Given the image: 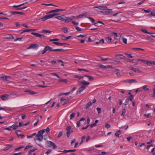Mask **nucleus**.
<instances>
[{
  "label": "nucleus",
  "mask_w": 155,
  "mask_h": 155,
  "mask_svg": "<svg viewBox=\"0 0 155 155\" xmlns=\"http://www.w3.org/2000/svg\"><path fill=\"white\" fill-rule=\"evenodd\" d=\"M69 97H68L67 99L64 98L63 97L61 98L60 100L61 101H65V102H64V103L62 104V106H64L69 102L70 99H69Z\"/></svg>",
  "instance_id": "7"
},
{
  "label": "nucleus",
  "mask_w": 155,
  "mask_h": 155,
  "mask_svg": "<svg viewBox=\"0 0 155 155\" xmlns=\"http://www.w3.org/2000/svg\"><path fill=\"white\" fill-rule=\"evenodd\" d=\"M61 39L62 40H66V37L64 36V35H61Z\"/></svg>",
  "instance_id": "58"
},
{
  "label": "nucleus",
  "mask_w": 155,
  "mask_h": 155,
  "mask_svg": "<svg viewBox=\"0 0 155 155\" xmlns=\"http://www.w3.org/2000/svg\"><path fill=\"white\" fill-rule=\"evenodd\" d=\"M52 43L53 44H54L57 45L61 46H63L64 45L67 44L66 43H61L57 42H54Z\"/></svg>",
  "instance_id": "15"
},
{
  "label": "nucleus",
  "mask_w": 155,
  "mask_h": 155,
  "mask_svg": "<svg viewBox=\"0 0 155 155\" xmlns=\"http://www.w3.org/2000/svg\"><path fill=\"white\" fill-rule=\"evenodd\" d=\"M97 110L98 113L99 114L101 112V109L99 107H97Z\"/></svg>",
  "instance_id": "59"
},
{
  "label": "nucleus",
  "mask_w": 155,
  "mask_h": 155,
  "mask_svg": "<svg viewBox=\"0 0 155 155\" xmlns=\"http://www.w3.org/2000/svg\"><path fill=\"white\" fill-rule=\"evenodd\" d=\"M144 91H146L149 90V89L147 87V85H145L143 86L142 87Z\"/></svg>",
  "instance_id": "36"
},
{
  "label": "nucleus",
  "mask_w": 155,
  "mask_h": 155,
  "mask_svg": "<svg viewBox=\"0 0 155 155\" xmlns=\"http://www.w3.org/2000/svg\"><path fill=\"white\" fill-rule=\"evenodd\" d=\"M10 13H11V14L13 15H15L16 14H18L21 15H24L25 14V13L24 12H19L13 11L10 12Z\"/></svg>",
  "instance_id": "13"
},
{
  "label": "nucleus",
  "mask_w": 155,
  "mask_h": 155,
  "mask_svg": "<svg viewBox=\"0 0 155 155\" xmlns=\"http://www.w3.org/2000/svg\"><path fill=\"white\" fill-rule=\"evenodd\" d=\"M25 92L27 93V94L31 95H34L37 94L36 92L34 91H31L30 90L25 91Z\"/></svg>",
  "instance_id": "10"
},
{
  "label": "nucleus",
  "mask_w": 155,
  "mask_h": 155,
  "mask_svg": "<svg viewBox=\"0 0 155 155\" xmlns=\"http://www.w3.org/2000/svg\"><path fill=\"white\" fill-rule=\"evenodd\" d=\"M98 23L102 24L103 25H104V24L101 21H98L97 22L94 23V25L95 26H97Z\"/></svg>",
  "instance_id": "37"
},
{
  "label": "nucleus",
  "mask_w": 155,
  "mask_h": 155,
  "mask_svg": "<svg viewBox=\"0 0 155 155\" xmlns=\"http://www.w3.org/2000/svg\"><path fill=\"white\" fill-rule=\"evenodd\" d=\"M10 95L14 97L15 98L16 97H18V96H20L21 95L20 94H16L12 93V94H11Z\"/></svg>",
  "instance_id": "38"
},
{
  "label": "nucleus",
  "mask_w": 155,
  "mask_h": 155,
  "mask_svg": "<svg viewBox=\"0 0 155 155\" xmlns=\"http://www.w3.org/2000/svg\"><path fill=\"white\" fill-rule=\"evenodd\" d=\"M110 124L108 123L106 124L105 125V127L107 128H110Z\"/></svg>",
  "instance_id": "61"
},
{
  "label": "nucleus",
  "mask_w": 155,
  "mask_h": 155,
  "mask_svg": "<svg viewBox=\"0 0 155 155\" xmlns=\"http://www.w3.org/2000/svg\"><path fill=\"white\" fill-rule=\"evenodd\" d=\"M146 146V145L145 143H140L139 144V145L138 147H141L143 146Z\"/></svg>",
  "instance_id": "60"
},
{
  "label": "nucleus",
  "mask_w": 155,
  "mask_h": 155,
  "mask_svg": "<svg viewBox=\"0 0 155 155\" xmlns=\"http://www.w3.org/2000/svg\"><path fill=\"white\" fill-rule=\"evenodd\" d=\"M8 96V95H2L1 96V98L4 101L6 100L7 99V97Z\"/></svg>",
  "instance_id": "24"
},
{
  "label": "nucleus",
  "mask_w": 155,
  "mask_h": 155,
  "mask_svg": "<svg viewBox=\"0 0 155 155\" xmlns=\"http://www.w3.org/2000/svg\"><path fill=\"white\" fill-rule=\"evenodd\" d=\"M41 39H44L46 37V36L45 35H41L40 34L39 37Z\"/></svg>",
  "instance_id": "43"
},
{
  "label": "nucleus",
  "mask_w": 155,
  "mask_h": 155,
  "mask_svg": "<svg viewBox=\"0 0 155 155\" xmlns=\"http://www.w3.org/2000/svg\"><path fill=\"white\" fill-rule=\"evenodd\" d=\"M55 18H57V19H58L59 20H62V21H64V17H65V16L64 15H62L61 16H58L57 17H54Z\"/></svg>",
  "instance_id": "11"
},
{
  "label": "nucleus",
  "mask_w": 155,
  "mask_h": 155,
  "mask_svg": "<svg viewBox=\"0 0 155 155\" xmlns=\"http://www.w3.org/2000/svg\"><path fill=\"white\" fill-rule=\"evenodd\" d=\"M79 82H80L81 84H84L85 85H88L90 84V83L87 82L85 81H81Z\"/></svg>",
  "instance_id": "22"
},
{
  "label": "nucleus",
  "mask_w": 155,
  "mask_h": 155,
  "mask_svg": "<svg viewBox=\"0 0 155 155\" xmlns=\"http://www.w3.org/2000/svg\"><path fill=\"white\" fill-rule=\"evenodd\" d=\"M39 47V45L36 43L30 45L29 47L27 48V49L31 48L37 49H38Z\"/></svg>",
  "instance_id": "4"
},
{
  "label": "nucleus",
  "mask_w": 155,
  "mask_h": 155,
  "mask_svg": "<svg viewBox=\"0 0 155 155\" xmlns=\"http://www.w3.org/2000/svg\"><path fill=\"white\" fill-rule=\"evenodd\" d=\"M31 34L36 37H39L40 34L38 33L32 32L31 33Z\"/></svg>",
  "instance_id": "28"
},
{
  "label": "nucleus",
  "mask_w": 155,
  "mask_h": 155,
  "mask_svg": "<svg viewBox=\"0 0 155 155\" xmlns=\"http://www.w3.org/2000/svg\"><path fill=\"white\" fill-rule=\"evenodd\" d=\"M27 3V2H25V3H23V4H20V5H14L13 6V7H20V6H21L24 5L25 4H26Z\"/></svg>",
  "instance_id": "42"
},
{
  "label": "nucleus",
  "mask_w": 155,
  "mask_h": 155,
  "mask_svg": "<svg viewBox=\"0 0 155 155\" xmlns=\"http://www.w3.org/2000/svg\"><path fill=\"white\" fill-rule=\"evenodd\" d=\"M126 111V109L125 108H124V109H123L122 113L121 115V116H124L125 114Z\"/></svg>",
  "instance_id": "50"
},
{
  "label": "nucleus",
  "mask_w": 155,
  "mask_h": 155,
  "mask_svg": "<svg viewBox=\"0 0 155 155\" xmlns=\"http://www.w3.org/2000/svg\"><path fill=\"white\" fill-rule=\"evenodd\" d=\"M121 132L120 130H118L115 133V135L116 137H119L120 135L121 134Z\"/></svg>",
  "instance_id": "20"
},
{
  "label": "nucleus",
  "mask_w": 155,
  "mask_h": 155,
  "mask_svg": "<svg viewBox=\"0 0 155 155\" xmlns=\"http://www.w3.org/2000/svg\"><path fill=\"white\" fill-rule=\"evenodd\" d=\"M66 18L64 19V21L65 22L68 23L70 22L73 19L75 18L74 16H72L70 17H65Z\"/></svg>",
  "instance_id": "5"
},
{
  "label": "nucleus",
  "mask_w": 155,
  "mask_h": 155,
  "mask_svg": "<svg viewBox=\"0 0 155 155\" xmlns=\"http://www.w3.org/2000/svg\"><path fill=\"white\" fill-rule=\"evenodd\" d=\"M13 146V145L11 144L8 145L6 147H5L4 149H3V151L7 150H9L10 148L12 147Z\"/></svg>",
  "instance_id": "18"
},
{
  "label": "nucleus",
  "mask_w": 155,
  "mask_h": 155,
  "mask_svg": "<svg viewBox=\"0 0 155 155\" xmlns=\"http://www.w3.org/2000/svg\"><path fill=\"white\" fill-rule=\"evenodd\" d=\"M134 96L133 95H130L128 98H127L128 99V101H132L133 99V98Z\"/></svg>",
  "instance_id": "30"
},
{
  "label": "nucleus",
  "mask_w": 155,
  "mask_h": 155,
  "mask_svg": "<svg viewBox=\"0 0 155 155\" xmlns=\"http://www.w3.org/2000/svg\"><path fill=\"white\" fill-rule=\"evenodd\" d=\"M127 82H128L130 84H131L132 83H137V81L135 79H129V80H127Z\"/></svg>",
  "instance_id": "19"
},
{
  "label": "nucleus",
  "mask_w": 155,
  "mask_h": 155,
  "mask_svg": "<svg viewBox=\"0 0 155 155\" xmlns=\"http://www.w3.org/2000/svg\"><path fill=\"white\" fill-rule=\"evenodd\" d=\"M71 126H68L67 127L66 129L68 131H71Z\"/></svg>",
  "instance_id": "54"
},
{
  "label": "nucleus",
  "mask_w": 155,
  "mask_h": 155,
  "mask_svg": "<svg viewBox=\"0 0 155 155\" xmlns=\"http://www.w3.org/2000/svg\"><path fill=\"white\" fill-rule=\"evenodd\" d=\"M63 134V132L62 131L60 132L58 135L57 137L58 138H60L62 135Z\"/></svg>",
  "instance_id": "48"
},
{
  "label": "nucleus",
  "mask_w": 155,
  "mask_h": 155,
  "mask_svg": "<svg viewBox=\"0 0 155 155\" xmlns=\"http://www.w3.org/2000/svg\"><path fill=\"white\" fill-rule=\"evenodd\" d=\"M86 87V86H85L83 85L82 86L78 89V91L77 92L76 94H78L81 93L85 89Z\"/></svg>",
  "instance_id": "6"
},
{
  "label": "nucleus",
  "mask_w": 155,
  "mask_h": 155,
  "mask_svg": "<svg viewBox=\"0 0 155 155\" xmlns=\"http://www.w3.org/2000/svg\"><path fill=\"white\" fill-rule=\"evenodd\" d=\"M21 132V131L19 130H17L15 131V133L17 135L18 137H21V138H24L25 137V135L24 134H18V132Z\"/></svg>",
  "instance_id": "14"
},
{
  "label": "nucleus",
  "mask_w": 155,
  "mask_h": 155,
  "mask_svg": "<svg viewBox=\"0 0 155 155\" xmlns=\"http://www.w3.org/2000/svg\"><path fill=\"white\" fill-rule=\"evenodd\" d=\"M100 58H101V60L103 61L107 60H108L109 59V58H103L102 57H101Z\"/></svg>",
  "instance_id": "56"
},
{
  "label": "nucleus",
  "mask_w": 155,
  "mask_h": 155,
  "mask_svg": "<svg viewBox=\"0 0 155 155\" xmlns=\"http://www.w3.org/2000/svg\"><path fill=\"white\" fill-rule=\"evenodd\" d=\"M100 67L102 68H113V67L112 65H106L104 66L103 65H101Z\"/></svg>",
  "instance_id": "9"
},
{
  "label": "nucleus",
  "mask_w": 155,
  "mask_h": 155,
  "mask_svg": "<svg viewBox=\"0 0 155 155\" xmlns=\"http://www.w3.org/2000/svg\"><path fill=\"white\" fill-rule=\"evenodd\" d=\"M83 14H81L79 15L78 16H77L76 18L77 19L78 18H83Z\"/></svg>",
  "instance_id": "49"
},
{
  "label": "nucleus",
  "mask_w": 155,
  "mask_h": 155,
  "mask_svg": "<svg viewBox=\"0 0 155 155\" xmlns=\"http://www.w3.org/2000/svg\"><path fill=\"white\" fill-rule=\"evenodd\" d=\"M36 135V133H34L32 134L31 135L28 136L27 137V138H32L34 136H35Z\"/></svg>",
  "instance_id": "34"
},
{
  "label": "nucleus",
  "mask_w": 155,
  "mask_h": 155,
  "mask_svg": "<svg viewBox=\"0 0 155 155\" xmlns=\"http://www.w3.org/2000/svg\"><path fill=\"white\" fill-rule=\"evenodd\" d=\"M62 30L64 33H66L68 31V29L67 28L64 27L62 28Z\"/></svg>",
  "instance_id": "45"
},
{
  "label": "nucleus",
  "mask_w": 155,
  "mask_h": 155,
  "mask_svg": "<svg viewBox=\"0 0 155 155\" xmlns=\"http://www.w3.org/2000/svg\"><path fill=\"white\" fill-rule=\"evenodd\" d=\"M75 114L74 113H72L70 115V119H72L75 116Z\"/></svg>",
  "instance_id": "39"
},
{
  "label": "nucleus",
  "mask_w": 155,
  "mask_h": 155,
  "mask_svg": "<svg viewBox=\"0 0 155 155\" xmlns=\"http://www.w3.org/2000/svg\"><path fill=\"white\" fill-rule=\"evenodd\" d=\"M75 29L78 31H81L82 29V28H80L79 27H76Z\"/></svg>",
  "instance_id": "62"
},
{
  "label": "nucleus",
  "mask_w": 155,
  "mask_h": 155,
  "mask_svg": "<svg viewBox=\"0 0 155 155\" xmlns=\"http://www.w3.org/2000/svg\"><path fill=\"white\" fill-rule=\"evenodd\" d=\"M92 103L90 101L87 104L85 107L86 109H88L90 107V106L92 105Z\"/></svg>",
  "instance_id": "23"
},
{
  "label": "nucleus",
  "mask_w": 155,
  "mask_h": 155,
  "mask_svg": "<svg viewBox=\"0 0 155 155\" xmlns=\"http://www.w3.org/2000/svg\"><path fill=\"white\" fill-rule=\"evenodd\" d=\"M41 19L43 21H44L48 19L47 17V15H46L45 16L41 18Z\"/></svg>",
  "instance_id": "46"
},
{
  "label": "nucleus",
  "mask_w": 155,
  "mask_h": 155,
  "mask_svg": "<svg viewBox=\"0 0 155 155\" xmlns=\"http://www.w3.org/2000/svg\"><path fill=\"white\" fill-rule=\"evenodd\" d=\"M51 31H50L49 30H45V29L43 30L42 31V33H51Z\"/></svg>",
  "instance_id": "44"
},
{
  "label": "nucleus",
  "mask_w": 155,
  "mask_h": 155,
  "mask_svg": "<svg viewBox=\"0 0 155 155\" xmlns=\"http://www.w3.org/2000/svg\"><path fill=\"white\" fill-rule=\"evenodd\" d=\"M73 132V131L72 130H71V131H67V132H66V134H67L68 138L69 137L70 134Z\"/></svg>",
  "instance_id": "41"
},
{
  "label": "nucleus",
  "mask_w": 155,
  "mask_h": 155,
  "mask_svg": "<svg viewBox=\"0 0 155 155\" xmlns=\"http://www.w3.org/2000/svg\"><path fill=\"white\" fill-rule=\"evenodd\" d=\"M130 69L132 70L133 71H134L135 72H138L140 73L141 72V70H139L137 68H134L132 67H130Z\"/></svg>",
  "instance_id": "12"
},
{
  "label": "nucleus",
  "mask_w": 155,
  "mask_h": 155,
  "mask_svg": "<svg viewBox=\"0 0 155 155\" xmlns=\"http://www.w3.org/2000/svg\"><path fill=\"white\" fill-rule=\"evenodd\" d=\"M123 42L125 44H126L127 42V39L124 38H123Z\"/></svg>",
  "instance_id": "63"
},
{
  "label": "nucleus",
  "mask_w": 155,
  "mask_h": 155,
  "mask_svg": "<svg viewBox=\"0 0 155 155\" xmlns=\"http://www.w3.org/2000/svg\"><path fill=\"white\" fill-rule=\"evenodd\" d=\"M134 59L132 60V59H126L125 60V61H126L127 62H132V63L134 62Z\"/></svg>",
  "instance_id": "33"
},
{
  "label": "nucleus",
  "mask_w": 155,
  "mask_h": 155,
  "mask_svg": "<svg viewBox=\"0 0 155 155\" xmlns=\"http://www.w3.org/2000/svg\"><path fill=\"white\" fill-rule=\"evenodd\" d=\"M52 51L53 48L52 47L48 46H47L45 47L44 50L41 51V54H43L48 51Z\"/></svg>",
  "instance_id": "2"
},
{
  "label": "nucleus",
  "mask_w": 155,
  "mask_h": 155,
  "mask_svg": "<svg viewBox=\"0 0 155 155\" xmlns=\"http://www.w3.org/2000/svg\"><path fill=\"white\" fill-rule=\"evenodd\" d=\"M47 15V17L48 19L51 18L53 17V16L52 14H50L49 15Z\"/></svg>",
  "instance_id": "52"
},
{
  "label": "nucleus",
  "mask_w": 155,
  "mask_h": 155,
  "mask_svg": "<svg viewBox=\"0 0 155 155\" xmlns=\"http://www.w3.org/2000/svg\"><path fill=\"white\" fill-rule=\"evenodd\" d=\"M46 143L48 146L49 147L53 148L54 149L57 148V146L54 142L50 141H47Z\"/></svg>",
  "instance_id": "3"
},
{
  "label": "nucleus",
  "mask_w": 155,
  "mask_h": 155,
  "mask_svg": "<svg viewBox=\"0 0 155 155\" xmlns=\"http://www.w3.org/2000/svg\"><path fill=\"white\" fill-rule=\"evenodd\" d=\"M77 88L76 87H74L73 88L71 91H70L69 92H67V94H72L73 92Z\"/></svg>",
  "instance_id": "26"
},
{
  "label": "nucleus",
  "mask_w": 155,
  "mask_h": 155,
  "mask_svg": "<svg viewBox=\"0 0 155 155\" xmlns=\"http://www.w3.org/2000/svg\"><path fill=\"white\" fill-rule=\"evenodd\" d=\"M150 15L152 16H155V10L152 11L150 13Z\"/></svg>",
  "instance_id": "53"
},
{
  "label": "nucleus",
  "mask_w": 155,
  "mask_h": 155,
  "mask_svg": "<svg viewBox=\"0 0 155 155\" xmlns=\"http://www.w3.org/2000/svg\"><path fill=\"white\" fill-rule=\"evenodd\" d=\"M106 10H104L106 12V15L108 14L111 12V9H108L107 7V9H105Z\"/></svg>",
  "instance_id": "21"
},
{
  "label": "nucleus",
  "mask_w": 155,
  "mask_h": 155,
  "mask_svg": "<svg viewBox=\"0 0 155 155\" xmlns=\"http://www.w3.org/2000/svg\"><path fill=\"white\" fill-rule=\"evenodd\" d=\"M10 77L7 76L5 75L2 76L0 77V78L3 79V80L5 81H9V79L10 78Z\"/></svg>",
  "instance_id": "17"
},
{
  "label": "nucleus",
  "mask_w": 155,
  "mask_h": 155,
  "mask_svg": "<svg viewBox=\"0 0 155 155\" xmlns=\"http://www.w3.org/2000/svg\"><path fill=\"white\" fill-rule=\"evenodd\" d=\"M59 82H64L67 83V80L66 79H61L59 81Z\"/></svg>",
  "instance_id": "31"
},
{
  "label": "nucleus",
  "mask_w": 155,
  "mask_h": 155,
  "mask_svg": "<svg viewBox=\"0 0 155 155\" xmlns=\"http://www.w3.org/2000/svg\"><path fill=\"white\" fill-rule=\"evenodd\" d=\"M117 57H119L121 59H123L124 58V56L121 54H117L116 55Z\"/></svg>",
  "instance_id": "47"
},
{
  "label": "nucleus",
  "mask_w": 155,
  "mask_h": 155,
  "mask_svg": "<svg viewBox=\"0 0 155 155\" xmlns=\"http://www.w3.org/2000/svg\"><path fill=\"white\" fill-rule=\"evenodd\" d=\"M15 7V8L14 9L15 10H21L22 9H25L27 8V7Z\"/></svg>",
  "instance_id": "25"
},
{
  "label": "nucleus",
  "mask_w": 155,
  "mask_h": 155,
  "mask_svg": "<svg viewBox=\"0 0 155 155\" xmlns=\"http://www.w3.org/2000/svg\"><path fill=\"white\" fill-rule=\"evenodd\" d=\"M65 10L63 9H57L55 10H51L49 12H48V13H54V12H58L59 11H65Z\"/></svg>",
  "instance_id": "8"
},
{
  "label": "nucleus",
  "mask_w": 155,
  "mask_h": 155,
  "mask_svg": "<svg viewBox=\"0 0 155 155\" xmlns=\"http://www.w3.org/2000/svg\"><path fill=\"white\" fill-rule=\"evenodd\" d=\"M45 129H43L39 131L38 132V134L36 135L34 138V140H38L40 141H42L43 140V134L45 132Z\"/></svg>",
  "instance_id": "1"
},
{
  "label": "nucleus",
  "mask_w": 155,
  "mask_h": 155,
  "mask_svg": "<svg viewBox=\"0 0 155 155\" xmlns=\"http://www.w3.org/2000/svg\"><path fill=\"white\" fill-rule=\"evenodd\" d=\"M30 29H26L24 30H22L21 32H20V34H22L24 32H29L30 31Z\"/></svg>",
  "instance_id": "35"
},
{
  "label": "nucleus",
  "mask_w": 155,
  "mask_h": 155,
  "mask_svg": "<svg viewBox=\"0 0 155 155\" xmlns=\"http://www.w3.org/2000/svg\"><path fill=\"white\" fill-rule=\"evenodd\" d=\"M129 102V101L128 100V99H126L125 100V102L124 103V104L125 105H127L128 104V102Z\"/></svg>",
  "instance_id": "55"
},
{
  "label": "nucleus",
  "mask_w": 155,
  "mask_h": 155,
  "mask_svg": "<svg viewBox=\"0 0 155 155\" xmlns=\"http://www.w3.org/2000/svg\"><path fill=\"white\" fill-rule=\"evenodd\" d=\"M125 54L128 57L130 58H133L134 57L132 56L131 54L125 53Z\"/></svg>",
  "instance_id": "51"
},
{
  "label": "nucleus",
  "mask_w": 155,
  "mask_h": 155,
  "mask_svg": "<svg viewBox=\"0 0 155 155\" xmlns=\"http://www.w3.org/2000/svg\"><path fill=\"white\" fill-rule=\"evenodd\" d=\"M51 74L53 76H55L57 77L58 78H60V77L59 76L56 74H55V73H51Z\"/></svg>",
  "instance_id": "57"
},
{
  "label": "nucleus",
  "mask_w": 155,
  "mask_h": 155,
  "mask_svg": "<svg viewBox=\"0 0 155 155\" xmlns=\"http://www.w3.org/2000/svg\"><path fill=\"white\" fill-rule=\"evenodd\" d=\"M84 76H85V77H88V79L90 81H92L94 79V78L93 77H92L91 76H88V75H84Z\"/></svg>",
  "instance_id": "29"
},
{
  "label": "nucleus",
  "mask_w": 155,
  "mask_h": 155,
  "mask_svg": "<svg viewBox=\"0 0 155 155\" xmlns=\"http://www.w3.org/2000/svg\"><path fill=\"white\" fill-rule=\"evenodd\" d=\"M140 30L141 31H142L143 32H144L146 33H147V34H148L150 33V32H148V31H147L145 29H140Z\"/></svg>",
  "instance_id": "32"
},
{
  "label": "nucleus",
  "mask_w": 155,
  "mask_h": 155,
  "mask_svg": "<svg viewBox=\"0 0 155 155\" xmlns=\"http://www.w3.org/2000/svg\"><path fill=\"white\" fill-rule=\"evenodd\" d=\"M6 39H14V37L12 35H9L5 37Z\"/></svg>",
  "instance_id": "27"
},
{
  "label": "nucleus",
  "mask_w": 155,
  "mask_h": 155,
  "mask_svg": "<svg viewBox=\"0 0 155 155\" xmlns=\"http://www.w3.org/2000/svg\"><path fill=\"white\" fill-rule=\"evenodd\" d=\"M87 18L92 23H94L95 20H94L91 17H87Z\"/></svg>",
  "instance_id": "40"
},
{
  "label": "nucleus",
  "mask_w": 155,
  "mask_h": 155,
  "mask_svg": "<svg viewBox=\"0 0 155 155\" xmlns=\"http://www.w3.org/2000/svg\"><path fill=\"white\" fill-rule=\"evenodd\" d=\"M97 8L100 9V10H106L105 9H107V7L105 6H97L94 7L93 8Z\"/></svg>",
  "instance_id": "16"
},
{
  "label": "nucleus",
  "mask_w": 155,
  "mask_h": 155,
  "mask_svg": "<svg viewBox=\"0 0 155 155\" xmlns=\"http://www.w3.org/2000/svg\"><path fill=\"white\" fill-rule=\"evenodd\" d=\"M72 23L74 25H78V23L76 22L75 21H72Z\"/></svg>",
  "instance_id": "64"
}]
</instances>
